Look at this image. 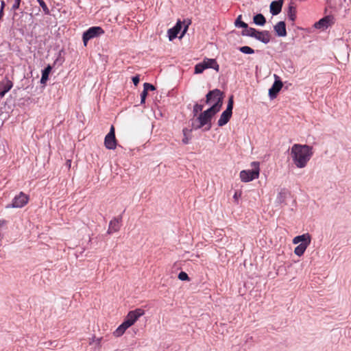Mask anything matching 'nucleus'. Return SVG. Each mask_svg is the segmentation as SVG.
<instances>
[{"label": "nucleus", "mask_w": 351, "mask_h": 351, "mask_svg": "<svg viewBox=\"0 0 351 351\" xmlns=\"http://www.w3.org/2000/svg\"><path fill=\"white\" fill-rule=\"evenodd\" d=\"M313 155V147L308 145L293 144L290 149L292 162L298 169L306 167Z\"/></svg>", "instance_id": "f257e3e1"}, {"label": "nucleus", "mask_w": 351, "mask_h": 351, "mask_svg": "<svg viewBox=\"0 0 351 351\" xmlns=\"http://www.w3.org/2000/svg\"><path fill=\"white\" fill-rule=\"evenodd\" d=\"M206 97V102L207 104H212L209 109H213L212 110L214 111V112H218L220 110L223 104L222 92L219 89H215L209 91Z\"/></svg>", "instance_id": "f03ea898"}, {"label": "nucleus", "mask_w": 351, "mask_h": 351, "mask_svg": "<svg viewBox=\"0 0 351 351\" xmlns=\"http://www.w3.org/2000/svg\"><path fill=\"white\" fill-rule=\"evenodd\" d=\"M212 110L208 108L199 114L196 120L197 123H193V129H200L204 126H206L205 130H209L211 128V119L217 113L214 112Z\"/></svg>", "instance_id": "7ed1b4c3"}, {"label": "nucleus", "mask_w": 351, "mask_h": 351, "mask_svg": "<svg viewBox=\"0 0 351 351\" xmlns=\"http://www.w3.org/2000/svg\"><path fill=\"white\" fill-rule=\"evenodd\" d=\"M252 169L243 170L239 173L240 179L243 182H249L258 178L260 175V163L258 162H252L251 163Z\"/></svg>", "instance_id": "20e7f679"}, {"label": "nucleus", "mask_w": 351, "mask_h": 351, "mask_svg": "<svg viewBox=\"0 0 351 351\" xmlns=\"http://www.w3.org/2000/svg\"><path fill=\"white\" fill-rule=\"evenodd\" d=\"M207 69H213L216 71H219V66L215 59L205 58L201 62L195 66L194 73H202Z\"/></svg>", "instance_id": "39448f33"}, {"label": "nucleus", "mask_w": 351, "mask_h": 351, "mask_svg": "<svg viewBox=\"0 0 351 351\" xmlns=\"http://www.w3.org/2000/svg\"><path fill=\"white\" fill-rule=\"evenodd\" d=\"M233 103V96H231L228 99L226 109L221 113L218 120L217 124L219 126L221 127L229 121L232 114Z\"/></svg>", "instance_id": "423d86ee"}, {"label": "nucleus", "mask_w": 351, "mask_h": 351, "mask_svg": "<svg viewBox=\"0 0 351 351\" xmlns=\"http://www.w3.org/2000/svg\"><path fill=\"white\" fill-rule=\"evenodd\" d=\"M145 315V311L141 308L130 311L126 315L124 322L129 327L132 326L138 319V318Z\"/></svg>", "instance_id": "0eeeda50"}, {"label": "nucleus", "mask_w": 351, "mask_h": 351, "mask_svg": "<svg viewBox=\"0 0 351 351\" xmlns=\"http://www.w3.org/2000/svg\"><path fill=\"white\" fill-rule=\"evenodd\" d=\"M104 33V31L103 29L100 27H90L88 30H86L83 34V42L84 46L87 45V42L97 36H99L100 35H102Z\"/></svg>", "instance_id": "6e6552de"}, {"label": "nucleus", "mask_w": 351, "mask_h": 351, "mask_svg": "<svg viewBox=\"0 0 351 351\" xmlns=\"http://www.w3.org/2000/svg\"><path fill=\"white\" fill-rule=\"evenodd\" d=\"M28 200V196L23 192H21L18 195L14 197L12 204L6 206V208H22L27 204Z\"/></svg>", "instance_id": "1a4fd4ad"}, {"label": "nucleus", "mask_w": 351, "mask_h": 351, "mask_svg": "<svg viewBox=\"0 0 351 351\" xmlns=\"http://www.w3.org/2000/svg\"><path fill=\"white\" fill-rule=\"evenodd\" d=\"M104 145L108 149H115L117 147V140L114 126H111L110 132L105 136Z\"/></svg>", "instance_id": "9d476101"}, {"label": "nucleus", "mask_w": 351, "mask_h": 351, "mask_svg": "<svg viewBox=\"0 0 351 351\" xmlns=\"http://www.w3.org/2000/svg\"><path fill=\"white\" fill-rule=\"evenodd\" d=\"M274 77L275 78V82L272 86L269 89V95L271 99H274L276 97L278 93L281 90L283 86L282 82L280 80L279 77L277 75L274 74Z\"/></svg>", "instance_id": "9b49d317"}, {"label": "nucleus", "mask_w": 351, "mask_h": 351, "mask_svg": "<svg viewBox=\"0 0 351 351\" xmlns=\"http://www.w3.org/2000/svg\"><path fill=\"white\" fill-rule=\"evenodd\" d=\"M293 244L304 245L308 247L311 242V237L308 233H305L302 235L296 236L293 239L292 241Z\"/></svg>", "instance_id": "f8f14e48"}, {"label": "nucleus", "mask_w": 351, "mask_h": 351, "mask_svg": "<svg viewBox=\"0 0 351 351\" xmlns=\"http://www.w3.org/2000/svg\"><path fill=\"white\" fill-rule=\"evenodd\" d=\"M333 23V18L330 16H326L314 24L316 29H325Z\"/></svg>", "instance_id": "ddd939ff"}, {"label": "nucleus", "mask_w": 351, "mask_h": 351, "mask_svg": "<svg viewBox=\"0 0 351 351\" xmlns=\"http://www.w3.org/2000/svg\"><path fill=\"white\" fill-rule=\"evenodd\" d=\"M182 29V22L178 20L174 27L168 30V37L170 41L176 38Z\"/></svg>", "instance_id": "4468645a"}, {"label": "nucleus", "mask_w": 351, "mask_h": 351, "mask_svg": "<svg viewBox=\"0 0 351 351\" xmlns=\"http://www.w3.org/2000/svg\"><path fill=\"white\" fill-rule=\"evenodd\" d=\"M121 227V219L113 218L109 223L108 229V234H112L119 230Z\"/></svg>", "instance_id": "2eb2a0df"}, {"label": "nucleus", "mask_w": 351, "mask_h": 351, "mask_svg": "<svg viewBox=\"0 0 351 351\" xmlns=\"http://www.w3.org/2000/svg\"><path fill=\"white\" fill-rule=\"evenodd\" d=\"M254 38L265 44L270 41L269 33L267 31L259 32L257 30Z\"/></svg>", "instance_id": "dca6fc26"}, {"label": "nucleus", "mask_w": 351, "mask_h": 351, "mask_svg": "<svg viewBox=\"0 0 351 351\" xmlns=\"http://www.w3.org/2000/svg\"><path fill=\"white\" fill-rule=\"evenodd\" d=\"M12 83L8 80L0 82V97H3L12 88Z\"/></svg>", "instance_id": "f3484780"}, {"label": "nucleus", "mask_w": 351, "mask_h": 351, "mask_svg": "<svg viewBox=\"0 0 351 351\" xmlns=\"http://www.w3.org/2000/svg\"><path fill=\"white\" fill-rule=\"evenodd\" d=\"M282 0L274 1L270 4V12L272 15L278 14L282 10Z\"/></svg>", "instance_id": "a211bd4d"}, {"label": "nucleus", "mask_w": 351, "mask_h": 351, "mask_svg": "<svg viewBox=\"0 0 351 351\" xmlns=\"http://www.w3.org/2000/svg\"><path fill=\"white\" fill-rule=\"evenodd\" d=\"M274 29L278 36L284 37L287 35L286 25L284 21H280L276 23Z\"/></svg>", "instance_id": "6ab92c4d"}, {"label": "nucleus", "mask_w": 351, "mask_h": 351, "mask_svg": "<svg viewBox=\"0 0 351 351\" xmlns=\"http://www.w3.org/2000/svg\"><path fill=\"white\" fill-rule=\"evenodd\" d=\"M130 327L128 326V324L123 322L120 326L117 327V328L113 332V336L115 337H121L126 330L129 328Z\"/></svg>", "instance_id": "aec40b11"}, {"label": "nucleus", "mask_w": 351, "mask_h": 351, "mask_svg": "<svg viewBox=\"0 0 351 351\" xmlns=\"http://www.w3.org/2000/svg\"><path fill=\"white\" fill-rule=\"evenodd\" d=\"M51 70V66L48 65L42 72V77L40 79V83L45 84L48 80L49 74Z\"/></svg>", "instance_id": "412c9836"}, {"label": "nucleus", "mask_w": 351, "mask_h": 351, "mask_svg": "<svg viewBox=\"0 0 351 351\" xmlns=\"http://www.w3.org/2000/svg\"><path fill=\"white\" fill-rule=\"evenodd\" d=\"M254 23L260 26H263L266 23L265 18L262 14H257L253 18Z\"/></svg>", "instance_id": "4be33fe9"}, {"label": "nucleus", "mask_w": 351, "mask_h": 351, "mask_svg": "<svg viewBox=\"0 0 351 351\" xmlns=\"http://www.w3.org/2000/svg\"><path fill=\"white\" fill-rule=\"evenodd\" d=\"M287 196V191L285 189L281 190L277 195L276 201L279 204H282L285 201Z\"/></svg>", "instance_id": "5701e85b"}, {"label": "nucleus", "mask_w": 351, "mask_h": 351, "mask_svg": "<svg viewBox=\"0 0 351 351\" xmlns=\"http://www.w3.org/2000/svg\"><path fill=\"white\" fill-rule=\"evenodd\" d=\"M308 247L304 246V245L299 244L294 249V254L300 257L302 256L304 253L305 252L306 248Z\"/></svg>", "instance_id": "b1692460"}, {"label": "nucleus", "mask_w": 351, "mask_h": 351, "mask_svg": "<svg viewBox=\"0 0 351 351\" xmlns=\"http://www.w3.org/2000/svg\"><path fill=\"white\" fill-rule=\"evenodd\" d=\"M101 340L102 337H96L95 336H93L89 340V345L100 348Z\"/></svg>", "instance_id": "393cba45"}, {"label": "nucleus", "mask_w": 351, "mask_h": 351, "mask_svg": "<svg viewBox=\"0 0 351 351\" xmlns=\"http://www.w3.org/2000/svg\"><path fill=\"white\" fill-rule=\"evenodd\" d=\"M288 17L291 21H294L296 18V10L292 5L289 7Z\"/></svg>", "instance_id": "a878e982"}, {"label": "nucleus", "mask_w": 351, "mask_h": 351, "mask_svg": "<svg viewBox=\"0 0 351 351\" xmlns=\"http://www.w3.org/2000/svg\"><path fill=\"white\" fill-rule=\"evenodd\" d=\"M256 31L257 30L254 28L247 27V28H245V30L243 31L242 35L254 38Z\"/></svg>", "instance_id": "bb28decb"}, {"label": "nucleus", "mask_w": 351, "mask_h": 351, "mask_svg": "<svg viewBox=\"0 0 351 351\" xmlns=\"http://www.w3.org/2000/svg\"><path fill=\"white\" fill-rule=\"evenodd\" d=\"M241 19V15H239L234 22L235 26L237 27L247 28V24L243 21H242Z\"/></svg>", "instance_id": "cd10ccee"}, {"label": "nucleus", "mask_w": 351, "mask_h": 351, "mask_svg": "<svg viewBox=\"0 0 351 351\" xmlns=\"http://www.w3.org/2000/svg\"><path fill=\"white\" fill-rule=\"evenodd\" d=\"M239 51L245 54H252L254 53V49L248 46H243L240 47Z\"/></svg>", "instance_id": "c85d7f7f"}, {"label": "nucleus", "mask_w": 351, "mask_h": 351, "mask_svg": "<svg viewBox=\"0 0 351 351\" xmlns=\"http://www.w3.org/2000/svg\"><path fill=\"white\" fill-rule=\"evenodd\" d=\"M178 278L182 281H189V277L188 274L184 271H181L178 274Z\"/></svg>", "instance_id": "c756f323"}, {"label": "nucleus", "mask_w": 351, "mask_h": 351, "mask_svg": "<svg viewBox=\"0 0 351 351\" xmlns=\"http://www.w3.org/2000/svg\"><path fill=\"white\" fill-rule=\"evenodd\" d=\"M37 1L39 3V5L41 6V8H43L45 13L49 14V8H47L46 3H45V1L43 0H37Z\"/></svg>", "instance_id": "7c9ffc66"}, {"label": "nucleus", "mask_w": 351, "mask_h": 351, "mask_svg": "<svg viewBox=\"0 0 351 351\" xmlns=\"http://www.w3.org/2000/svg\"><path fill=\"white\" fill-rule=\"evenodd\" d=\"M155 86L149 83H144L143 84V90L146 92H148L149 90H154Z\"/></svg>", "instance_id": "2f4dec72"}, {"label": "nucleus", "mask_w": 351, "mask_h": 351, "mask_svg": "<svg viewBox=\"0 0 351 351\" xmlns=\"http://www.w3.org/2000/svg\"><path fill=\"white\" fill-rule=\"evenodd\" d=\"M203 109V106L196 104L193 106V113L195 115H196L199 112H201Z\"/></svg>", "instance_id": "473e14b6"}, {"label": "nucleus", "mask_w": 351, "mask_h": 351, "mask_svg": "<svg viewBox=\"0 0 351 351\" xmlns=\"http://www.w3.org/2000/svg\"><path fill=\"white\" fill-rule=\"evenodd\" d=\"M183 23L184 24V29L182 30V34L180 36V38L183 37L184 35L185 34V33L186 32V31L188 29V27H189V25H190V21H184Z\"/></svg>", "instance_id": "72a5a7b5"}, {"label": "nucleus", "mask_w": 351, "mask_h": 351, "mask_svg": "<svg viewBox=\"0 0 351 351\" xmlns=\"http://www.w3.org/2000/svg\"><path fill=\"white\" fill-rule=\"evenodd\" d=\"M241 197V191H236L233 195V198L237 204L239 203V199Z\"/></svg>", "instance_id": "f704fd0d"}, {"label": "nucleus", "mask_w": 351, "mask_h": 351, "mask_svg": "<svg viewBox=\"0 0 351 351\" xmlns=\"http://www.w3.org/2000/svg\"><path fill=\"white\" fill-rule=\"evenodd\" d=\"M147 95V92L145 91L144 90L141 94V104H144L145 102V99Z\"/></svg>", "instance_id": "c9c22d12"}, {"label": "nucleus", "mask_w": 351, "mask_h": 351, "mask_svg": "<svg viewBox=\"0 0 351 351\" xmlns=\"http://www.w3.org/2000/svg\"><path fill=\"white\" fill-rule=\"evenodd\" d=\"M21 0H14V3L12 5V9L13 10H17L20 6Z\"/></svg>", "instance_id": "e433bc0d"}, {"label": "nucleus", "mask_w": 351, "mask_h": 351, "mask_svg": "<svg viewBox=\"0 0 351 351\" xmlns=\"http://www.w3.org/2000/svg\"><path fill=\"white\" fill-rule=\"evenodd\" d=\"M139 77L138 75L134 76L132 77V82L135 86H137V84L139 83Z\"/></svg>", "instance_id": "4c0bfd02"}, {"label": "nucleus", "mask_w": 351, "mask_h": 351, "mask_svg": "<svg viewBox=\"0 0 351 351\" xmlns=\"http://www.w3.org/2000/svg\"><path fill=\"white\" fill-rule=\"evenodd\" d=\"M182 142L184 144H188L189 143V139L187 137H184L183 139H182Z\"/></svg>", "instance_id": "58836bf2"}, {"label": "nucleus", "mask_w": 351, "mask_h": 351, "mask_svg": "<svg viewBox=\"0 0 351 351\" xmlns=\"http://www.w3.org/2000/svg\"><path fill=\"white\" fill-rule=\"evenodd\" d=\"M5 6V2L3 1L1 3V9H3Z\"/></svg>", "instance_id": "ea45409f"}, {"label": "nucleus", "mask_w": 351, "mask_h": 351, "mask_svg": "<svg viewBox=\"0 0 351 351\" xmlns=\"http://www.w3.org/2000/svg\"><path fill=\"white\" fill-rule=\"evenodd\" d=\"M66 164H67L68 167H71V161L70 160H68L66 161Z\"/></svg>", "instance_id": "a19ab883"}, {"label": "nucleus", "mask_w": 351, "mask_h": 351, "mask_svg": "<svg viewBox=\"0 0 351 351\" xmlns=\"http://www.w3.org/2000/svg\"><path fill=\"white\" fill-rule=\"evenodd\" d=\"M3 9H1L0 10V17H1V16L3 15Z\"/></svg>", "instance_id": "79ce46f5"}, {"label": "nucleus", "mask_w": 351, "mask_h": 351, "mask_svg": "<svg viewBox=\"0 0 351 351\" xmlns=\"http://www.w3.org/2000/svg\"><path fill=\"white\" fill-rule=\"evenodd\" d=\"M3 223H4V222H3V221H0V226H2V225H3Z\"/></svg>", "instance_id": "37998d69"}]
</instances>
